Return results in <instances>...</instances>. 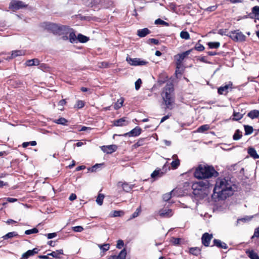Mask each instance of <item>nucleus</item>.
<instances>
[{
	"label": "nucleus",
	"instance_id": "f257e3e1",
	"mask_svg": "<svg viewBox=\"0 0 259 259\" xmlns=\"http://www.w3.org/2000/svg\"><path fill=\"white\" fill-rule=\"evenodd\" d=\"M230 180L226 178L217 179L213 189L212 197L219 200H224L232 195L234 190Z\"/></svg>",
	"mask_w": 259,
	"mask_h": 259
},
{
	"label": "nucleus",
	"instance_id": "f03ea898",
	"mask_svg": "<svg viewBox=\"0 0 259 259\" xmlns=\"http://www.w3.org/2000/svg\"><path fill=\"white\" fill-rule=\"evenodd\" d=\"M47 28L50 30L54 34L62 36L64 40L69 39L71 43L77 42V36H76L72 29L67 26L58 25L54 23H49L47 25Z\"/></svg>",
	"mask_w": 259,
	"mask_h": 259
},
{
	"label": "nucleus",
	"instance_id": "7ed1b4c3",
	"mask_svg": "<svg viewBox=\"0 0 259 259\" xmlns=\"http://www.w3.org/2000/svg\"><path fill=\"white\" fill-rule=\"evenodd\" d=\"M218 172L210 166L199 165L195 169L194 177L198 179H206L209 178L216 177Z\"/></svg>",
	"mask_w": 259,
	"mask_h": 259
},
{
	"label": "nucleus",
	"instance_id": "20e7f679",
	"mask_svg": "<svg viewBox=\"0 0 259 259\" xmlns=\"http://www.w3.org/2000/svg\"><path fill=\"white\" fill-rule=\"evenodd\" d=\"M174 91V85L169 82L166 83L161 94L163 101L168 109L172 108V104L175 101Z\"/></svg>",
	"mask_w": 259,
	"mask_h": 259
},
{
	"label": "nucleus",
	"instance_id": "39448f33",
	"mask_svg": "<svg viewBox=\"0 0 259 259\" xmlns=\"http://www.w3.org/2000/svg\"><path fill=\"white\" fill-rule=\"evenodd\" d=\"M210 185V183L206 179L193 184L192 185L193 194L195 195L199 194V191L202 192L204 189L208 188Z\"/></svg>",
	"mask_w": 259,
	"mask_h": 259
},
{
	"label": "nucleus",
	"instance_id": "423d86ee",
	"mask_svg": "<svg viewBox=\"0 0 259 259\" xmlns=\"http://www.w3.org/2000/svg\"><path fill=\"white\" fill-rule=\"evenodd\" d=\"M228 36L235 41H243L246 38L245 35L238 30L230 32Z\"/></svg>",
	"mask_w": 259,
	"mask_h": 259
},
{
	"label": "nucleus",
	"instance_id": "0eeeda50",
	"mask_svg": "<svg viewBox=\"0 0 259 259\" xmlns=\"http://www.w3.org/2000/svg\"><path fill=\"white\" fill-rule=\"evenodd\" d=\"M126 61L132 66H143L147 64L148 62L142 60L140 58H131L127 57L126 59Z\"/></svg>",
	"mask_w": 259,
	"mask_h": 259
},
{
	"label": "nucleus",
	"instance_id": "6e6552de",
	"mask_svg": "<svg viewBox=\"0 0 259 259\" xmlns=\"http://www.w3.org/2000/svg\"><path fill=\"white\" fill-rule=\"evenodd\" d=\"M26 7V5L22 1L12 0L9 4V9L13 11L19 10Z\"/></svg>",
	"mask_w": 259,
	"mask_h": 259
},
{
	"label": "nucleus",
	"instance_id": "1a4fd4ad",
	"mask_svg": "<svg viewBox=\"0 0 259 259\" xmlns=\"http://www.w3.org/2000/svg\"><path fill=\"white\" fill-rule=\"evenodd\" d=\"M212 237L213 236L211 234H210L208 233H204L201 237L202 244L206 247L209 246Z\"/></svg>",
	"mask_w": 259,
	"mask_h": 259
},
{
	"label": "nucleus",
	"instance_id": "9d476101",
	"mask_svg": "<svg viewBox=\"0 0 259 259\" xmlns=\"http://www.w3.org/2000/svg\"><path fill=\"white\" fill-rule=\"evenodd\" d=\"M192 50H188L182 54H179L175 56V60L177 63H179V65H180V63H183L184 59L188 56L191 52Z\"/></svg>",
	"mask_w": 259,
	"mask_h": 259
},
{
	"label": "nucleus",
	"instance_id": "9b49d317",
	"mask_svg": "<svg viewBox=\"0 0 259 259\" xmlns=\"http://www.w3.org/2000/svg\"><path fill=\"white\" fill-rule=\"evenodd\" d=\"M159 215L161 218H169L173 214L171 209H161L158 212Z\"/></svg>",
	"mask_w": 259,
	"mask_h": 259
},
{
	"label": "nucleus",
	"instance_id": "f8f14e48",
	"mask_svg": "<svg viewBox=\"0 0 259 259\" xmlns=\"http://www.w3.org/2000/svg\"><path fill=\"white\" fill-rule=\"evenodd\" d=\"M141 133V129L140 127L137 126L128 133L124 134L123 136L124 137H136L139 136Z\"/></svg>",
	"mask_w": 259,
	"mask_h": 259
},
{
	"label": "nucleus",
	"instance_id": "ddd939ff",
	"mask_svg": "<svg viewBox=\"0 0 259 259\" xmlns=\"http://www.w3.org/2000/svg\"><path fill=\"white\" fill-rule=\"evenodd\" d=\"M117 147L115 145H110L109 146H103L102 147V150L104 152L109 154L115 151Z\"/></svg>",
	"mask_w": 259,
	"mask_h": 259
},
{
	"label": "nucleus",
	"instance_id": "4468645a",
	"mask_svg": "<svg viewBox=\"0 0 259 259\" xmlns=\"http://www.w3.org/2000/svg\"><path fill=\"white\" fill-rule=\"evenodd\" d=\"M38 249L36 248H35L32 250H28L26 252L24 253L22 255V259H27L30 256H33L34 254L38 253Z\"/></svg>",
	"mask_w": 259,
	"mask_h": 259
},
{
	"label": "nucleus",
	"instance_id": "2eb2a0df",
	"mask_svg": "<svg viewBox=\"0 0 259 259\" xmlns=\"http://www.w3.org/2000/svg\"><path fill=\"white\" fill-rule=\"evenodd\" d=\"M213 246L215 245L220 248L227 249L228 247L227 244L226 243L221 241L219 239H214L213 241Z\"/></svg>",
	"mask_w": 259,
	"mask_h": 259
},
{
	"label": "nucleus",
	"instance_id": "dca6fc26",
	"mask_svg": "<svg viewBox=\"0 0 259 259\" xmlns=\"http://www.w3.org/2000/svg\"><path fill=\"white\" fill-rule=\"evenodd\" d=\"M232 85V83L230 82L228 84L220 87L218 90V92L220 95L226 94L228 92V89Z\"/></svg>",
	"mask_w": 259,
	"mask_h": 259
},
{
	"label": "nucleus",
	"instance_id": "f3484780",
	"mask_svg": "<svg viewBox=\"0 0 259 259\" xmlns=\"http://www.w3.org/2000/svg\"><path fill=\"white\" fill-rule=\"evenodd\" d=\"M128 122L126 121L125 118H121L114 121V125L116 126H122L127 125Z\"/></svg>",
	"mask_w": 259,
	"mask_h": 259
},
{
	"label": "nucleus",
	"instance_id": "a211bd4d",
	"mask_svg": "<svg viewBox=\"0 0 259 259\" xmlns=\"http://www.w3.org/2000/svg\"><path fill=\"white\" fill-rule=\"evenodd\" d=\"M150 33V31L147 28L139 29L137 31V35L140 37H143Z\"/></svg>",
	"mask_w": 259,
	"mask_h": 259
},
{
	"label": "nucleus",
	"instance_id": "6ab92c4d",
	"mask_svg": "<svg viewBox=\"0 0 259 259\" xmlns=\"http://www.w3.org/2000/svg\"><path fill=\"white\" fill-rule=\"evenodd\" d=\"M39 60L37 59H33L26 61L25 64L28 66H37L39 64Z\"/></svg>",
	"mask_w": 259,
	"mask_h": 259
},
{
	"label": "nucleus",
	"instance_id": "aec40b11",
	"mask_svg": "<svg viewBox=\"0 0 259 259\" xmlns=\"http://www.w3.org/2000/svg\"><path fill=\"white\" fill-rule=\"evenodd\" d=\"M63 254V249L57 250L55 251H52L51 253H48V255H50L54 258H60V255Z\"/></svg>",
	"mask_w": 259,
	"mask_h": 259
},
{
	"label": "nucleus",
	"instance_id": "412c9836",
	"mask_svg": "<svg viewBox=\"0 0 259 259\" xmlns=\"http://www.w3.org/2000/svg\"><path fill=\"white\" fill-rule=\"evenodd\" d=\"M248 153L250 156L254 159L259 158V155L256 153V150L253 148H249L248 149Z\"/></svg>",
	"mask_w": 259,
	"mask_h": 259
},
{
	"label": "nucleus",
	"instance_id": "4be33fe9",
	"mask_svg": "<svg viewBox=\"0 0 259 259\" xmlns=\"http://www.w3.org/2000/svg\"><path fill=\"white\" fill-rule=\"evenodd\" d=\"M201 248L199 247H191L190 248L189 252L191 254L198 256L201 253Z\"/></svg>",
	"mask_w": 259,
	"mask_h": 259
},
{
	"label": "nucleus",
	"instance_id": "5701e85b",
	"mask_svg": "<svg viewBox=\"0 0 259 259\" xmlns=\"http://www.w3.org/2000/svg\"><path fill=\"white\" fill-rule=\"evenodd\" d=\"M84 3L88 7H93L99 4L100 0H83Z\"/></svg>",
	"mask_w": 259,
	"mask_h": 259
},
{
	"label": "nucleus",
	"instance_id": "b1692460",
	"mask_svg": "<svg viewBox=\"0 0 259 259\" xmlns=\"http://www.w3.org/2000/svg\"><path fill=\"white\" fill-rule=\"evenodd\" d=\"M246 253L251 259H259V256L253 250H246Z\"/></svg>",
	"mask_w": 259,
	"mask_h": 259
},
{
	"label": "nucleus",
	"instance_id": "393cba45",
	"mask_svg": "<svg viewBox=\"0 0 259 259\" xmlns=\"http://www.w3.org/2000/svg\"><path fill=\"white\" fill-rule=\"evenodd\" d=\"M247 116L251 119L257 118L259 116V111L257 110H251L247 114Z\"/></svg>",
	"mask_w": 259,
	"mask_h": 259
},
{
	"label": "nucleus",
	"instance_id": "a878e982",
	"mask_svg": "<svg viewBox=\"0 0 259 259\" xmlns=\"http://www.w3.org/2000/svg\"><path fill=\"white\" fill-rule=\"evenodd\" d=\"M134 185H129L127 183H123L122 184V187L123 190V191L128 192H130L134 187Z\"/></svg>",
	"mask_w": 259,
	"mask_h": 259
},
{
	"label": "nucleus",
	"instance_id": "bb28decb",
	"mask_svg": "<svg viewBox=\"0 0 259 259\" xmlns=\"http://www.w3.org/2000/svg\"><path fill=\"white\" fill-rule=\"evenodd\" d=\"M89 40V38L81 34H79L77 35V42L79 41L81 43L87 42Z\"/></svg>",
	"mask_w": 259,
	"mask_h": 259
},
{
	"label": "nucleus",
	"instance_id": "cd10ccee",
	"mask_svg": "<svg viewBox=\"0 0 259 259\" xmlns=\"http://www.w3.org/2000/svg\"><path fill=\"white\" fill-rule=\"evenodd\" d=\"M252 14L255 17L259 15V6H254L252 8V13L248 14L249 18H252Z\"/></svg>",
	"mask_w": 259,
	"mask_h": 259
},
{
	"label": "nucleus",
	"instance_id": "c85d7f7f",
	"mask_svg": "<svg viewBox=\"0 0 259 259\" xmlns=\"http://www.w3.org/2000/svg\"><path fill=\"white\" fill-rule=\"evenodd\" d=\"M176 65L177 67L175 71L176 75L179 74L181 75L184 70L183 63H180V65L179 66V63L176 62Z\"/></svg>",
	"mask_w": 259,
	"mask_h": 259
},
{
	"label": "nucleus",
	"instance_id": "c756f323",
	"mask_svg": "<svg viewBox=\"0 0 259 259\" xmlns=\"http://www.w3.org/2000/svg\"><path fill=\"white\" fill-rule=\"evenodd\" d=\"M123 102L124 99L123 98H121L118 99L114 105V109L118 110L123 105Z\"/></svg>",
	"mask_w": 259,
	"mask_h": 259
},
{
	"label": "nucleus",
	"instance_id": "7c9ffc66",
	"mask_svg": "<svg viewBox=\"0 0 259 259\" xmlns=\"http://www.w3.org/2000/svg\"><path fill=\"white\" fill-rule=\"evenodd\" d=\"M244 127L245 135H250L252 133V132L253 131V128L252 126L248 125H244Z\"/></svg>",
	"mask_w": 259,
	"mask_h": 259
},
{
	"label": "nucleus",
	"instance_id": "2f4dec72",
	"mask_svg": "<svg viewBox=\"0 0 259 259\" xmlns=\"http://www.w3.org/2000/svg\"><path fill=\"white\" fill-rule=\"evenodd\" d=\"M163 175V172H161L160 169L155 170L151 175L152 178L155 179L158 177H161Z\"/></svg>",
	"mask_w": 259,
	"mask_h": 259
},
{
	"label": "nucleus",
	"instance_id": "473e14b6",
	"mask_svg": "<svg viewBox=\"0 0 259 259\" xmlns=\"http://www.w3.org/2000/svg\"><path fill=\"white\" fill-rule=\"evenodd\" d=\"M210 128V126L208 124H204L200 127H199L197 130L198 133H203L207 130H208Z\"/></svg>",
	"mask_w": 259,
	"mask_h": 259
},
{
	"label": "nucleus",
	"instance_id": "72a5a7b5",
	"mask_svg": "<svg viewBox=\"0 0 259 259\" xmlns=\"http://www.w3.org/2000/svg\"><path fill=\"white\" fill-rule=\"evenodd\" d=\"M18 235L16 232H11L7 233L5 235H4L3 238L4 239L6 240L9 238H11L13 237L17 236Z\"/></svg>",
	"mask_w": 259,
	"mask_h": 259
},
{
	"label": "nucleus",
	"instance_id": "f704fd0d",
	"mask_svg": "<svg viewBox=\"0 0 259 259\" xmlns=\"http://www.w3.org/2000/svg\"><path fill=\"white\" fill-rule=\"evenodd\" d=\"M24 54L21 50H16L12 52L11 58H14L17 56H22Z\"/></svg>",
	"mask_w": 259,
	"mask_h": 259
},
{
	"label": "nucleus",
	"instance_id": "c9c22d12",
	"mask_svg": "<svg viewBox=\"0 0 259 259\" xmlns=\"http://www.w3.org/2000/svg\"><path fill=\"white\" fill-rule=\"evenodd\" d=\"M242 136L241 132L239 130H237L233 135V138L234 140L237 141L241 139Z\"/></svg>",
	"mask_w": 259,
	"mask_h": 259
},
{
	"label": "nucleus",
	"instance_id": "e433bc0d",
	"mask_svg": "<svg viewBox=\"0 0 259 259\" xmlns=\"http://www.w3.org/2000/svg\"><path fill=\"white\" fill-rule=\"evenodd\" d=\"M54 122L59 124L66 125L68 121L65 118L61 117L59 119L55 120Z\"/></svg>",
	"mask_w": 259,
	"mask_h": 259
},
{
	"label": "nucleus",
	"instance_id": "4c0bfd02",
	"mask_svg": "<svg viewBox=\"0 0 259 259\" xmlns=\"http://www.w3.org/2000/svg\"><path fill=\"white\" fill-rule=\"evenodd\" d=\"M207 45L210 49H217L220 46L219 42H209Z\"/></svg>",
	"mask_w": 259,
	"mask_h": 259
},
{
	"label": "nucleus",
	"instance_id": "58836bf2",
	"mask_svg": "<svg viewBox=\"0 0 259 259\" xmlns=\"http://www.w3.org/2000/svg\"><path fill=\"white\" fill-rule=\"evenodd\" d=\"M104 195L103 194H99L96 199V202L99 205H101L103 204Z\"/></svg>",
	"mask_w": 259,
	"mask_h": 259
},
{
	"label": "nucleus",
	"instance_id": "ea45409f",
	"mask_svg": "<svg viewBox=\"0 0 259 259\" xmlns=\"http://www.w3.org/2000/svg\"><path fill=\"white\" fill-rule=\"evenodd\" d=\"M180 160L178 158H177L171 162V165L173 169H176L180 165Z\"/></svg>",
	"mask_w": 259,
	"mask_h": 259
},
{
	"label": "nucleus",
	"instance_id": "a19ab883",
	"mask_svg": "<svg viewBox=\"0 0 259 259\" xmlns=\"http://www.w3.org/2000/svg\"><path fill=\"white\" fill-rule=\"evenodd\" d=\"M180 37L185 39H189L190 38V35L188 32L186 31H182L180 33Z\"/></svg>",
	"mask_w": 259,
	"mask_h": 259
},
{
	"label": "nucleus",
	"instance_id": "79ce46f5",
	"mask_svg": "<svg viewBox=\"0 0 259 259\" xmlns=\"http://www.w3.org/2000/svg\"><path fill=\"white\" fill-rule=\"evenodd\" d=\"M98 247L103 251H106L109 249L110 246L109 244H98Z\"/></svg>",
	"mask_w": 259,
	"mask_h": 259
},
{
	"label": "nucleus",
	"instance_id": "37998d69",
	"mask_svg": "<svg viewBox=\"0 0 259 259\" xmlns=\"http://www.w3.org/2000/svg\"><path fill=\"white\" fill-rule=\"evenodd\" d=\"M233 120H238L240 119H241L243 117V114L240 113L239 112H234L233 113Z\"/></svg>",
	"mask_w": 259,
	"mask_h": 259
},
{
	"label": "nucleus",
	"instance_id": "c03bdc74",
	"mask_svg": "<svg viewBox=\"0 0 259 259\" xmlns=\"http://www.w3.org/2000/svg\"><path fill=\"white\" fill-rule=\"evenodd\" d=\"M38 232V230L36 228H34L32 229L26 230L25 231V234L26 235H30L31 234L37 233Z\"/></svg>",
	"mask_w": 259,
	"mask_h": 259
},
{
	"label": "nucleus",
	"instance_id": "a18cd8bd",
	"mask_svg": "<svg viewBox=\"0 0 259 259\" xmlns=\"http://www.w3.org/2000/svg\"><path fill=\"white\" fill-rule=\"evenodd\" d=\"M172 191L164 194L162 196V198L164 201H167L171 198Z\"/></svg>",
	"mask_w": 259,
	"mask_h": 259
},
{
	"label": "nucleus",
	"instance_id": "49530a36",
	"mask_svg": "<svg viewBox=\"0 0 259 259\" xmlns=\"http://www.w3.org/2000/svg\"><path fill=\"white\" fill-rule=\"evenodd\" d=\"M155 24L156 25H164L168 26V24L160 19H157L155 21Z\"/></svg>",
	"mask_w": 259,
	"mask_h": 259
},
{
	"label": "nucleus",
	"instance_id": "de8ad7c7",
	"mask_svg": "<svg viewBox=\"0 0 259 259\" xmlns=\"http://www.w3.org/2000/svg\"><path fill=\"white\" fill-rule=\"evenodd\" d=\"M141 210L140 207L137 208L136 211L133 213L130 219H134L137 217L139 215V213L141 212Z\"/></svg>",
	"mask_w": 259,
	"mask_h": 259
},
{
	"label": "nucleus",
	"instance_id": "09e8293b",
	"mask_svg": "<svg viewBox=\"0 0 259 259\" xmlns=\"http://www.w3.org/2000/svg\"><path fill=\"white\" fill-rule=\"evenodd\" d=\"M103 165L102 163H100V164H96L95 165H94L93 166H92V167L90 168L89 169V170H91L92 172H94V171H96V169L99 168V167H101V166Z\"/></svg>",
	"mask_w": 259,
	"mask_h": 259
},
{
	"label": "nucleus",
	"instance_id": "8fccbe9b",
	"mask_svg": "<svg viewBox=\"0 0 259 259\" xmlns=\"http://www.w3.org/2000/svg\"><path fill=\"white\" fill-rule=\"evenodd\" d=\"M72 229L75 232H81L83 230V228L80 226L73 227Z\"/></svg>",
	"mask_w": 259,
	"mask_h": 259
},
{
	"label": "nucleus",
	"instance_id": "3c124183",
	"mask_svg": "<svg viewBox=\"0 0 259 259\" xmlns=\"http://www.w3.org/2000/svg\"><path fill=\"white\" fill-rule=\"evenodd\" d=\"M141 84H142V80L140 78H139L135 82V89L136 90H138L140 88Z\"/></svg>",
	"mask_w": 259,
	"mask_h": 259
},
{
	"label": "nucleus",
	"instance_id": "603ef678",
	"mask_svg": "<svg viewBox=\"0 0 259 259\" xmlns=\"http://www.w3.org/2000/svg\"><path fill=\"white\" fill-rule=\"evenodd\" d=\"M171 241L174 245H179L180 244L181 239L178 238H172Z\"/></svg>",
	"mask_w": 259,
	"mask_h": 259
},
{
	"label": "nucleus",
	"instance_id": "864d4df0",
	"mask_svg": "<svg viewBox=\"0 0 259 259\" xmlns=\"http://www.w3.org/2000/svg\"><path fill=\"white\" fill-rule=\"evenodd\" d=\"M124 245L123 241L122 240H118L116 244V247L118 249H121Z\"/></svg>",
	"mask_w": 259,
	"mask_h": 259
},
{
	"label": "nucleus",
	"instance_id": "5fc2aeb1",
	"mask_svg": "<svg viewBox=\"0 0 259 259\" xmlns=\"http://www.w3.org/2000/svg\"><path fill=\"white\" fill-rule=\"evenodd\" d=\"M84 102L82 101L78 100L76 102L75 107H76L78 108H81L84 106Z\"/></svg>",
	"mask_w": 259,
	"mask_h": 259
},
{
	"label": "nucleus",
	"instance_id": "6e6d98bb",
	"mask_svg": "<svg viewBox=\"0 0 259 259\" xmlns=\"http://www.w3.org/2000/svg\"><path fill=\"white\" fill-rule=\"evenodd\" d=\"M195 48L197 51H202L204 50V47L201 44H197Z\"/></svg>",
	"mask_w": 259,
	"mask_h": 259
},
{
	"label": "nucleus",
	"instance_id": "4d7b16f0",
	"mask_svg": "<svg viewBox=\"0 0 259 259\" xmlns=\"http://www.w3.org/2000/svg\"><path fill=\"white\" fill-rule=\"evenodd\" d=\"M148 44H153L154 45H158L159 41L158 40L155 38H150L148 40Z\"/></svg>",
	"mask_w": 259,
	"mask_h": 259
},
{
	"label": "nucleus",
	"instance_id": "13d9d810",
	"mask_svg": "<svg viewBox=\"0 0 259 259\" xmlns=\"http://www.w3.org/2000/svg\"><path fill=\"white\" fill-rule=\"evenodd\" d=\"M123 213V211L120 210H115L113 212V216L114 217H120Z\"/></svg>",
	"mask_w": 259,
	"mask_h": 259
},
{
	"label": "nucleus",
	"instance_id": "bf43d9fd",
	"mask_svg": "<svg viewBox=\"0 0 259 259\" xmlns=\"http://www.w3.org/2000/svg\"><path fill=\"white\" fill-rule=\"evenodd\" d=\"M253 237H259V227L255 229L253 235L252 236V238Z\"/></svg>",
	"mask_w": 259,
	"mask_h": 259
},
{
	"label": "nucleus",
	"instance_id": "052dcab7",
	"mask_svg": "<svg viewBox=\"0 0 259 259\" xmlns=\"http://www.w3.org/2000/svg\"><path fill=\"white\" fill-rule=\"evenodd\" d=\"M227 31V29H221L219 30L218 33L222 35H226L228 36L229 34H226Z\"/></svg>",
	"mask_w": 259,
	"mask_h": 259
},
{
	"label": "nucleus",
	"instance_id": "680f3d73",
	"mask_svg": "<svg viewBox=\"0 0 259 259\" xmlns=\"http://www.w3.org/2000/svg\"><path fill=\"white\" fill-rule=\"evenodd\" d=\"M109 66V63L107 62H102L100 63L99 66L103 68H107Z\"/></svg>",
	"mask_w": 259,
	"mask_h": 259
},
{
	"label": "nucleus",
	"instance_id": "e2e57ef3",
	"mask_svg": "<svg viewBox=\"0 0 259 259\" xmlns=\"http://www.w3.org/2000/svg\"><path fill=\"white\" fill-rule=\"evenodd\" d=\"M48 239H52L57 236V233H49L47 235Z\"/></svg>",
	"mask_w": 259,
	"mask_h": 259
},
{
	"label": "nucleus",
	"instance_id": "0e129e2a",
	"mask_svg": "<svg viewBox=\"0 0 259 259\" xmlns=\"http://www.w3.org/2000/svg\"><path fill=\"white\" fill-rule=\"evenodd\" d=\"M76 199V195L73 193L71 194L69 197V199L70 201H73Z\"/></svg>",
	"mask_w": 259,
	"mask_h": 259
},
{
	"label": "nucleus",
	"instance_id": "69168bd1",
	"mask_svg": "<svg viewBox=\"0 0 259 259\" xmlns=\"http://www.w3.org/2000/svg\"><path fill=\"white\" fill-rule=\"evenodd\" d=\"M6 199H7V201H8L9 202H16L17 201V199L14 198L8 197V198H7Z\"/></svg>",
	"mask_w": 259,
	"mask_h": 259
},
{
	"label": "nucleus",
	"instance_id": "338daca9",
	"mask_svg": "<svg viewBox=\"0 0 259 259\" xmlns=\"http://www.w3.org/2000/svg\"><path fill=\"white\" fill-rule=\"evenodd\" d=\"M6 223H7V224L10 225V224H13L16 223V221H14L13 220H12V219H9L8 220H7Z\"/></svg>",
	"mask_w": 259,
	"mask_h": 259
},
{
	"label": "nucleus",
	"instance_id": "774afa93",
	"mask_svg": "<svg viewBox=\"0 0 259 259\" xmlns=\"http://www.w3.org/2000/svg\"><path fill=\"white\" fill-rule=\"evenodd\" d=\"M217 8V7L215 6H213L210 7H208L207 10L209 11H214Z\"/></svg>",
	"mask_w": 259,
	"mask_h": 259
}]
</instances>
